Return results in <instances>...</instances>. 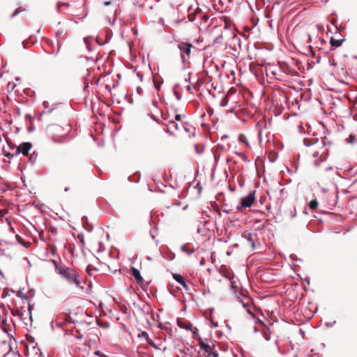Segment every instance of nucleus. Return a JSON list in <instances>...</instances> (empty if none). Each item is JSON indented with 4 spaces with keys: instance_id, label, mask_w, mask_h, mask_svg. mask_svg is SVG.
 Returning a JSON list of instances; mask_svg holds the SVG:
<instances>
[{
    "instance_id": "obj_1",
    "label": "nucleus",
    "mask_w": 357,
    "mask_h": 357,
    "mask_svg": "<svg viewBox=\"0 0 357 357\" xmlns=\"http://www.w3.org/2000/svg\"><path fill=\"white\" fill-rule=\"evenodd\" d=\"M57 273L61 276L62 278L65 279L69 284L75 285L77 288L83 289V287L81 285L79 275L77 272L65 266H58L55 261H52Z\"/></svg>"
},
{
    "instance_id": "obj_2",
    "label": "nucleus",
    "mask_w": 357,
    "mask_h": 357,
    "mask_svg": "<svg viewBox=\"0 0 357 357\" xmlns=\"http://www.w3.org/2000/svg\"><path fill=\"white\" fill-rule=\"evenodd\" d=\"M255 190L250 192L247 196L241 199L240 205L237 206L238 210L250 208L255 200Z\"/></svg>"
},
{
    "instance_id": "obj_3",
    "label": "nucleus",
    "mask_w": 357,
    "mask_h": 357,
    "mask_svg": "<svg viewBox=\"0 0 357 357\" xmlns=\"http://www.w3.org/2000/svg\"><path fill=\"white\" fill-rule=\"evenodd\" d=\"M198 341L200 349L207 353V357H218V353L213 351L215 349L214 344L210 346L205 343L201 337H198Z\"/></svg>"
},
{
    "instance_id": "obj_4",
    "label": "nucleus",
    "mask_w": 357,
    "mask_h": 357,
    "mask_svg": "<svg viewBox=\"0 0 357 357\" xmlns=\"http://www.w3.org/2000/svg\"><path fill=\"white\" fill-rule=\"evenodd\" d=\"M192 47L193 45L188 42L180 41L177 44V48L181 51V54L186 55L188 57L191 54V50Z\"/></svg>"
},
{
    "instance_id": "obj_5",
    "label": "nucleus",
    "mask_w": 357,
    "mask_h": 357,
    "mask_svg": "<svg viewBox=\"0 0 357 357\" xmlns=\"http://www.w3.org/2000/svg\"><path fill=\"white\" fill-rule=\"evenodd\" d=\"M32 148L30 142H24L17 147V154L22 153L24 155H28L29 151Z\"/></svg>"
},
{
    "instance_id": "obj_6",
    "label": "nucleus",
    "mask_w": 357,
    "mask_h": 357,
    "mask_svg": "<svg viewBox=\"0 0 357 357\" xmlns=\"http://www.w3.org/2000/svg\"><path fill=\"white\" fill-rule=\"evenodd\" d=\"M172 277L175 281L180 284L185 290L189 289V287L185 278L179 273H172Z\"/></svg>"
},
{
    "instance_id": "obj_7",
    "label": "nucleus",
    "mask_w": 357,
    "mask_h": 357,
    "mask_svg": "<svg viewBox=\"0 0 357 357\" xmlns=\"http://www.w3.org/2000/svg\"><path fill=\"white\" fill-rule=\"evenodd\" d=\"M344 173L346 176L354 177L357 175V165L354 166H348L344 168Z\"/></svg>"
},
{
    "instance_id": "obj_8",
    "label": "nucleus",
    "mask_w": 357,
    "mask_h": 357,
    "mask_svg": "<svg viewBox=\"0 0 357 357\" xmlns=\"http://www.w3.org/2000/svg\"><path fill=\"white\" fill-rule=\"evenodd\" d=\"M130 271L131 274L136 280L137 283L141 284L144 282V278L141 275L140 271L135 267H131Z\"/></svg>"
},
{
    "instance_id": "obj_9",
    "label": "nucleus",
    "mask_w": 357,
    "mask_h": 357,
    "mask_svg": "<svg viewBox=\"0 0 357 357\" xmlns=\"http://www.w3.org/2000/svg\"><path fill=\"white\" fill-rule=\"evenodd\" d=\"M177 325L181 328H184L187 331H192L193 325L190 321H181L179 319H177Z\"/></svg>"
},
{
    "instance_id": "obj_10",
    "label": "nucleus",
    "mask_w": 357,
    "mask_h": 357,
    "mask_svg": "<svg viewBox=\"0 0 357 357\" xmlns=\"http://www.w3.org/2000/svg\"><path fill=\"white\" fill-rule=\"evenodd\" d=\"M225 278H227L228 280H230V282H231V285H230L231 289L233 290L234 294L236 295V296L237 297V296H241V292L238 294V287L235 284L236 283L235 280H234V275H233V276L225 275Z\"/></svg>"
},
{
    "instance_id": "obj_11",
    "label": "nucleus",
    "mask_w": 357,
    "mask_h": 357,
    "mask_svg": "<svg viewBox=\"0 0 357 357\" xmlns=\"http://www.w3.org/2000/svg\"><path fill=\"white\" fill-rule=\"evenodd\" d=\"M345 40L346 39L344 37H342L339 39H335L333 36H331L330 38V44L332 47H339L342 45L343 42L345 41Z\"/></svg>"
},
{
    "instance_id": "obj_12",
    "label": "nucleus",
    "mask_w": 357,
    "mask_h": 357,
    "mask_svg": "<svg viewBox=\"0 0 357 357\" xmlns=\"http://www.w3.org/2000/svg\"><path fill=\"white\" fill-rule=\"evenodd\" d=\"M246 293H247L246 291H244L242 289L241 291V296H237V299L239 301V302H241L242 303V306L245 309H246L249 306V304L248 303H245L243 301V298H246V295H245Z\"/></svg>"
},
{
    "instance_id": "obj_13",
    "label": "nucleus",
    "mask_w": 357,
    "mask_h": 357,
    "mask_svg": "<svg viewBox=\"0 0 357 357\" xmlns=\"http://www.w3.org/2000/svg\"><path fill=\"white\" fill-rule=\"evenodd\" d=\"M140 178H141V173H140V172L137 171L132 176H128V180L130 182H133V183H137L139 182Z\"/></svg>"
},
{
    "instance_id": "obj_14",
    "label": "nucleus",
    "mask_w": 357,
    "mask_h": 357,
    "mask_svg": "<svg viewBox=\"0 0 357 357\" xmlns=\"http://www.w3.org/2000/svg\"><path fill=\"white\" fill-rule=\"evenodd\" d=\"M252 234L250 233V232H245L244 236H243V238H245L248 242H250L251 243V246L252 248V249H255L256 248V245H255V243L254 242V240L252 238Z\"/></svg>"
},
{
    "instance_id": "obj_15",
    "label": "nucleus",
    "mask_w": 357,
    "mask_h": 357,
    "mask_svg": "<svg viewBox=\"0 0 357 357\" xmlns=\"http://www.w3.org/2000/svg\"><path fill=\"white\" fill-rule=\"evenodd\" d=\"M319 141L317 137L316 138H305L303 139V143L306 146H310L313 144H315Z\"/></svg>"
},
{
    "instance_id": "obj_16",
    "label": "nucleus",
    "mask_w": 357,
    "mask_h": 357,
    "mask_svg": "<svg viewBox=\"0 0 357 357\" xmlns=\"http://www.w3.org/2000/svg\"><path fill=\"white\" fill-rule=\"evenodd\" d=\"M161 254L162 256L168 261H172L175 258V254L172 252H169L167 253L162 252Z\"/></svg>"
},
{
    "instance_id": "obj_17",
    "label": "nucleus",
    "mask_w": 357,
    "mask_h": 357,
    "mask_svg": "<svg viewBox=\"0 0 357 357\" xmlns=\"http://www.w3.org/2000/svg\"><path fill=\"white\" fill-rule=\"evenodd\" d=\"M238 141L239 142L243 143L249 147L248 140L247 139V137L244 134H240L238 135Z\"/></svg>"
},
{
    "instance_id": "obj_18",
    "label": "nucleus",
    "mask_w": 357,
    "mask_h": 357,
    "mask_svg": "<svg viewBox=\"0 0 357 357\" xmlns=\"http://www.w3.org/2000/svg\"><path fill=\"white\" fill-rule=\"evenodd\" d=\"M319 203L317 200V199H312L309 204L308 206L312 210H315L318 207Z\"/></svg>"
},
{
    "instance_id": "obj_19",
    "label": "nucleus",
    "mask_w": 357,
    "mask_h": 357,
    "mask_svg": "<svg viewBox=\"0 0 357 357\" xmlns=\"http://www.w3.org/2000/svg\"><path fill=\"white\" fill-rule=\"evenodd\" d=\"M186 246H187V245H182L181 248V251L187 253L188 255H191L195 252V249L188 250L186 248Z\"/></svg>"
},
{
    "instance_id": "obj_20",
    "label": "nucleus",
    "mask_w": 357,
    "mask_h": 357,
    "mask_svg": "<svg viewBox=\"0 0 357 357\" xmlns=\"http://www.w3.org/2000/svg\"><path fill=\"white\" fill-rule=\"evenodd\" d=\"M181 56V62H182V64H183V69H185L187 67H186V63H188V59H186V55H184V54H180Z\"/></svg>"
},
{
    "instance_id": "obj_21",
    "label": "nucleus",
    "mask_w": 357,
    "mask_h": 357,
    "mask_svg": "<svg viewBox=\"0 0 357 357\" xmlns=\"http://www.w3.org/2000/svg\"><path fill=\"white\" fill-rule=\"evenodd\" d=\"M36 160H37V155L35 154L34 153L31 154L29 156V162L31 165H34L36 163Z\"/></svg>"
},
{
    "instance_id": "obj_22",
    "label": "nucleus",
    "mask_w": 357,
    "mask_h": 357,
    "mask_svg": "<svg viewBox=\"0 0 357 357\" xmlns=\"http://www.w3.org/2000/svg\"><path fill=\"white\" fill-rule=\"evenodd\" d=\"M229 102V98L227 96H224L223 98L221 100V102H220V106L224 107H226L227 105Z\"/></svg>"
},
{
    "instance_id": "obj_23",
    "label": "nucleus",
    "mask_w": 357,
    "mask_h": 357,
    "mask_svg": "<svg viewBox=\"0 0 357 357\" xmlns=\"http://www.w3.org/2000/svg\"><path fill=\"white\" fill-rule=\"evenodd\" d=\"M262 335H263L264 338L266 341H268V340H269L271 339V335H270V334H269L268 331H263V333H262Z\"/></svg>"
},
{
    "instance_id": "obj_24",
    "label": "nucleus",
    "mask_w": 357,
    "mask_h": 357,
    "mask_svg": "<svg viewBox=\"0 0 357 357\" xmlns=\"http://www.w3.org/2000/svg\"><path fill=\"white\" fill-rule=\"evenodd\" d=\"M355 139H356L355 135H354L353 134L349 135L348 138H347V143L348 144H353L354 142L355 141Z\"/></svg>"
},
{
    "instance_id": "obj_25",
    "label": "nucleus",
    "mask_w": 357,
    "mask_h": 357,
    "mask_svg": "<svg viewBox=\"0 0 357 357\" xmlns=\"http://www.w3.org/2000/svg\"><path fill=\"white\" fill-rule=\"evenodd\" d=\"M162 83V81L158 82L156 80H153L154 87L155 88L156 90H160Z\"/></svg>"
},
{
    "instance_id": "obj_26",
    "label": "nucleus",
    "mask_w": 357,
    "mask_h": 357,
    "mask_svg": "<svg viewBox=\"0 0 357 357\" xmlns=\"http://www.w3.org/2000/svg\"><path fill=\"white\" fill-rule=\"evenodd\" d=\"M236 154L237 155L241 157L245 162H248V161L247 156L244 153H239V152H236Z\"/></svg>"
},
{
    "instance_id": "obj_27",
    "label": "nucleus",
    "mask_w": 357,
    "mask_h": 357,
    "mask_svg": "<svg viewBox=\"0 0 357 357\" xmlns=\"http://www.w3.org/2000/svg\"><path fill=\"white\" fill-rule=\"evenodd\" d=\"M22 11V10H20V8H17L15 10V11L10 15L11 18L15 17L17 16L19 13H20Z\"/></svg>"
},
{
    "instance_id": "obj_28",
    "label": "nucleus",
    "mask_w": 357,
    "mask_h": 357,
    "mask_svg": "<svg viewBox=\"0 0 357 357\" xmlns=\"http://www.w3.org/2000/svg\"><path fill=\"white\" fill-rule=\"evenodd\" d=\"M190 331L192 333L193 337L196 338V335H198L199 330L197 328L193 327V330Z\"/></svg>"
},
{
    "instance_id": "obj_29",
    "label": "nucleus",
    "mask_w": 357,
    "mask_h": 357,
    "mask_svg": "<svg viewBox=\"0 0 357 357\" xmlns=\"http://www.w3.org/2000/svg\"><path fill=\"white\" fill-rule=\"evenodd\" d=\"M336 323L335 321H333V322H325L324 323V325L328 327V328H331V327H333L334 326V324Z\"/></svg>"
},
{
    "instance_id": "obj_30",
    "label": "nucleus",
    "mask_w": 357,
    "mask_h": 357,
    "mask_svg": "<svg viewBox=\"0 0 357 357\" xmlns=\"http://www.w3.org/2000/svg\"><path fill=\"white\" fill-rule=\"evenodd\" d=\"M277 158H278V155H276V154H274L273 156H271V155L268 156V159H269L270 162H274L276 160Z\"/></svg>"
},
{
    "instance_id": "obj_31",
    "label": "nucleus",
    "mask_w": 357,
    "mask_h": 357,
    "mask_svg": "<svg viewBox=\"0 0 357 357\" xmlns=\"http://www.w3.org/2000/svg\"><path fill=\"white\" fill-rule=\"evenodd\" d=\"M174 96H175L176 98L178 100H180L181 99V94H180L178 91H175V90H174Z\"/></svg>"
},
{
    "instance_id": "obj_32",
    "label": "nucleus",
    "mask_w": 357,
    "mask_h": 357,
    "mask_svg": "<svg viewBox=\"0 0 357 357\" xmlns=\"http://www.w3.org/2000/svg\"><path fill=\"white\" fill-rule=\"evenodd\" d=\"M238 183L241 188H243L245 185V181L242 178L238 179Z\"/></svg>"
},
{
    "instance_id": "obj_33",
    "label": "nucleus",
    "mask_w": 357,
    "mask_h": 357,
    "mask_svg": "<svg viewBox=\"0 0 357 357\" xmlns=\"http://www.w3.org/2000/svg\"><path fill=\"white\" fill-rule=\"evenodd\" d=\"M289 257L291 260H301L295 254H291Z\"/></svg>"
},
{
    "instance_id": "obj_34",
    "label": "nucleus",
    "mask_w": 357,
    "mask_h": 357,
    "mask_svg": "<svg viewBox=\"0 0 357 357\" xmlns=\"http://www.w3.org/2000/svg\"><path fill=\"white\" fill-rule=\"evenodd\" d=\"M308 48H309V50H310V51L311 54H312V56H315V52L314 51V50H313L312 47L310 45V46L308 47Z\"/></svg>"
},
{
    "instance_id": "obj_35",
    "label": "nucleus",
    "mask_w": 357,
    "mask_h": 357,
    "mask_svg": "<svg viewBox=\"0 0 357 357\" xmlns=\"http://www.w3.org/2000/svg\"><path fill=\"white\" fill-rule=\"evenodd\" d=\"M191 75H192V73H188V77H187L186 78H185V79H184L185 82H190Z\"/></svg>"
},
{
    "instance_id": "obj_36",
    "label": "nucleus",
    "mask_w": 357,
    "mask_h": 357,
    "mask_svg": "<svg viewBox=\"0 0 357 357\" xmlns=\"http://www.w3.org/2000/svg\"><path fill=\"white\" fill-rule=\"evenodd\" d=\"M181 114H177L175 115V120L176 121H181Z\"/></svg>"
},
{
    "instance_id": "obj_37",
    "label": "nucleus",
    "mask_w": 357,
    "mask_h": 357,
    "mask_svg": "<svg viewBox=\"0 0 357 357\" xmlns=\"http://www.w3.org/2000/svg\"><path fill=\"white\" fill-rule=\"evenodd\" d=\"M195 146L196 152H197V153H199H199H202L203 149L199 150V148H198V145H197V144H196Z\"/></svg>"
},
{
    "instance_id": "obj_38",
    "label": "nucleus",
    "mask_w": 357,
    "mask_h": 357,
    "mask_svg": "<svg viewBox=\"0 0 357 357\" xmlns=\"http://www.w3.org/2000/svg\"><path fill=\"white\" fill-rule=\"evenodd\" d=\"M214 159H215V161L216 162H218V160H219V159H220V155L215 153V154H214Z\"/></svg>"
},
{
    "instance_id": "obj_39",
    "label": "nucleus",
    "mask_w": 357,
    "mask_h": 357,
    "mask_svg": "<svg viewBox=\"0 0 357 357\" xmlns=\"http://www.w3.org/2000/svg\"><path fill=\"white\" fill-rule=\"evenodd\" d=\"M333 15H335L336 18L333 19L331 22L332 24H335L337 22V15L335 13H333Z\"/></svg>"
},
{
    "instance_id": "obj_40",
    "label": "nucleus",
    "mask_w": 357,
    "mask_h": 357,
    "mask_svg": "<svg viewBox=\"0 0 357 357\" xmlns=\"http://www.w3.org/2000/svg\"><path fill=\"white\" fill-rule=\"evenodd\" d=\"M197 189H198V192H199V193H200V192H201V190H202V185H201L200 183H198L197 184Z\"/></svg>"
},
{
    "instance_id": "obj_41",
    "label": "nucleus",
    "mask_w": 357,
    "mask_h": 357,
    "mask_svg": "<svg viewBox=\"0 0 357 357\" xmlns=\"http://www.w3.org/2000/svg\"><path fill=\"white\" fill-rule=\"evenodd\" d=\"M234 274H231L229 271H227L225 273L222 274V275L225 277V275H231L233 276Z\"/></svg>"
},
{
    "instance_id": "obj_42",
    "label": "nucleus",
    "mask_w": 357,
    "mask_h": 357,
    "mask_svg": "<svg viewBox=\"0 0 357 357\" xmlns=\"http://www.w3.org/2000/svg\"><path fill=\"white\" fill-rule=\"evenodd\" d=\"M202 83H199V84H197L195 86H194V89L195 90H198L199 86H201Z\"/></svg>"
},
{
    "instance_id": "obj_43",
    "label": "nucleus",
    "mask_w": 357,
    "mask_h": 357,
    "mask_svg": "<svg viewBox=\"0 0 357 357\" xmlns=\"http://www.w3.org/2000/svg\"><path fill=\"white\" fill-rule=\"evenodd\" d=\"M304 281L307 284H310V278H305L304 279Z\"/></svg>"
},
{
    "instance_id": "obj_44",
    "label": "nucleus",
    "mask_w": 357,
    "mask_h": 357,
    "mask_svg": "<svg viewBox=\"0 0 357 357\" xmlns=\"http://www.w3.org/2000/svg\"><path fill=\"white\" fill-rule=\"evenodd\" d=\"M142 336H143V337H149V335H148V333H147L146 332H145V331H143V332L142 333Z\"/></svg>"
},
{
    "instance_id": "obj_45",
    "label": "nucleus",
    "mask_w": 357,
    "mask_h": 357,
    "mask_svg": "<svg viewBox=\"0 0 357 357\" xmlns=\"http://www.w3.org/2000/svg\"><path fill=\"white\" fill-rule=\"evenodd\" d=\"M103 4H104L105 6H109V5L111 4V1H104V2H103Z\"/></svg>"
},
{
    "instance_id": "obj_46",
    "label": "nucleus",
    "mask_w": 357,
    "mask_h": 357,
    "mask_svg": "<svg viewBox=\"0 0 357 357\" xmlns=\"http://www.w3.org/2000/svg\"><path fill=\"white\" fill-rule=\"evenodd\" d=\"M137 77L140 78V80L142 81V78H143V75L142 73H137Z\"/></svg>"
},
{
    "instance_id": "obj_47",
    "label": "nucleus",
    "mask_w": 357,
    "mask_h": 357,
    "mask_svg": "<svg viewBox=\"0 0 357 357\" xmlns=\"http://www.w3.org/2000/svg\"><path fill=\"white\" fill-rule=\"evenodd\" d=\"M149 234H150L151 237L153 239H154L155 238V235L153 234V231L151 230L149 231Z\"/></svg>"
},
{
    "instance_id": "obj_48",
    "label": "nucleus",
    "mask_w": 357,
    "mask_h": 357,
    "mask_svg": "<svg viewBox=\"0 0 357 357\" xmlns=\"http://www.w3.org/2000/svg\"><path fill=\"white\" fill-rule=\"evenodd\" d=\"M204 263H205V260H204V258H202V259L200 260L199 264H200V265H202H202H204Z\"/></svg>"
},
{
    "instance_id": "obj_49",
    "label": "nucleus",
    "mask_w": 357,
    "mask_h": 357,
    "mask_svg": "<svg viewBox=\"0 0 357 357\" xmlns=\"http://www.w3.org/2000/svg\"><path fill=\"white\" fill-rule=\"evenodd\" d=\"M188 18H189V21H190V22H193L195 20L194 17H190V15H188Z\"/></svg>"
},
{
    "instance_id": "obj_50",
    "label": "nucleus",
    "mask_w": 357,
    "mask_h": 357,
    "mask_svg": "<svg viewBox=\"0 0 357 357\" xmlns=\"http://www.w3.org/2000/svg\"><path fill=\"white\" fill-rule=\"evenodd\" d=\"M330 63H331V66H335L337 65V63L335 62V61H330Z\"/></svg>"
},
{
    "instance_id": "obj_51",
    "label": "nucleus",
    "mask_w": 357,
    "mask_h": 357,
    "mask_svg": "<svg viewBox=\"0 0 357 357\" xmlns=\"http://www.w3.org/2000/svg\"><path fill=\"white\" fill-rule=\"evenodd\" d=\"M6 157H7V158H13V154H10V153H8V154H6Z\"/></svg>"
},
{
    "instance_id": "obj_52",
    "label": "nucleus",
    "mask_w": 357,
    "mask_h": 357,
    "mask_svg": "<svg viewBox=\"0 0 357 357\" xmlns=\"http://www.w3.org/2000/svg\"><path fill=\"white\" fill-rule=\"evenodd\" d=\"M202 214H203L204 215H206V217H209V215L207 213V212H206V211H202Z\"/></svg>"
},
{
    "instance_id": "obj_53",
    "label": "nucleus",
    "mask_w": 357,
    "mask_h": 357,
    "mask_svg": "<svg viewBox=\"0 0 357 357\" xmlns=\"http://www.w3.org/2000/svg\"><path fill=\"white\" fill-rule=\"evenodd\" d=\"M208 93L211 94V96L213 97V98H215V93H211V91H208Z\"/></svg>"
},
{
    "instance_id": "obj_54",
    "label": "nucleus",
    "mask_w": 357,
    "mask_h": 357,
    "mask_svg": "<svg viewBox=\"0 0 357 357\" xmlns=\"http://www.w3.org/2000/svg\"><path fill=\"white\" fill-rule=\"evenodd\" d=\"M299 333H300L301 334H302V335H304V334H305V332H304V331H303L302 328H300V329H299Z\"/></svg>"
},
{
    "instance_id": "obj_55",
    "label": "nucleus",
    "mask_w": 357,
    "mask_h": 357,
    "mask_svg": "<svg viewBox=\"0 0 357 357\" xmlns=\"http://www.w3.org/2000/svg\"><path fill=\"white\" fill-rule=\"evenodd\" d=\"M203 73H204V75H206L207 77H210L208 76V70H204V72H203Z\"/></svg>"
},
{
    "instance_id": "obj_56",
    "label": "nucleus",
    "mask_w": 357,
    "mask_h": 357,
    "mask_svg": "<svg viewBox=\"0 0 357 357\" xmlns=\"http://www.w3.org/2000/svg\"><path fill=\"white\" fill-rule=\"evenodd\" d=\"M186 89H187V91H191V87H190V86H189V85H188V86H186Z\"/></svg>"
},
{
    "instance_id": "obj_57",
    "label": "nucleus",
    "mask_w": 357,
    "mask_h": 357,
    "mask_svg": "<svg viewBox=\"0 0 357 357\" xmlns=\"http://www.w3.org/2000/svg\"><path fill=\"white\" fill-rule=\"evenodd\" d=\"M197 232L198 234L202 233V228H198V229H197Z\"/></svg>"
},
{
    "instance_id": "obj_58",
    "label": "nucleus",
    "mask_w": 357,
    "mask_h": 357,
    "mask_svg": "<svg viewBox=\"0 0 357 357\" xmlns=\"http://www.w3.org/2000/svg\"><path fill=\"white\" fill-rule=\"evenodd\" d=\"M208 222L207 220H204L201 222V223H203L204 225H206Z\"/></svg>"
},
{
    "instance_id": "obj_59",
    "label": "nucleus",
    "mask_w": 357,
    "mask_h": 357,
    "mask_svg": "<svg viewBox=\"0 0 357 357\" xmlns=\"http://www.w3.org/2000/svg\"><path fill=\"white\" fill-rule=\"evenodd\" d=\"M121 310H122L123 313H125V314L126 313V312H127V308L126 307H124L123 309H121Z\"/></svg>"
},
{
    "instance_id": "obj_60",
    "label": "nucleus",
    "mask_w": 357,
    "mask_h": 357,
    "mask_svg": "<svg viewBox=\"0 0 357 357\" xmlns=\"http://www.w3.org/2000/svg\"><path fill=\"white\" fill-rule=\"evenodd\" d=\"M147 342H148V344H153V340L149 341V340H147Z\"/></svg>"
},
{
    "instance_id": "obj_61",
    "label": "nucleus",
    "mask_w": 357,
    "mask_h": 357,
    "mask_svg": "<svg viewBox=\"0 0 357 357\" xmlns=\"http://www.w3.org/2000/svg\"><path fill=\"white\" fill-rule=\"evenodd\" d=\"M259 331L258 328L257 327L254 328V332L257 333Z\"/></svg>"
},
{
    "instance_id": "obj_62",
    "label": "nucleus",
    "mask_w": 357,
    "mask_h": 357,
    "mask_svg": "<svg viewBox=\"0 0 357 357\" xmlns=\"http://www.w3.org/2000/svg\"><path fill=\"white\" fill-rule=\"evenodd\" d=\"M137 93H140V91H142V89H141L140 87H138V88L137 89Z\"/></svg>"
},
{
    "instance_id": "obj_63",
    "label": "nucleus",
    "mask_w": 357,
    "mask_h": 357,
    "mask_svg": "<svg viewBox=\"0 0 357 357\" xmlns=\"http://www.w3.org/2000/svg\"><path fill=\"white\" fill-rule=\"evenodd\" d=\"M218 146L220 147V149H224V146L223 145L218 144Z\"/></svg>"
},
{
    "instance_id": "obj_64",
    "label": "nucleus",
    "mask_w": 357,
    "mask_h": 357,
    "mask_svg": "<svg viewBox=\"0 0 357 357\" xmlns=\"http://www.w3.org/2000/svg\"><path fill=\"white\" fill-rule=\"evenodd\" d=\"M321 61V57H318L317 59V63H319Z\"/></svg>"
}]
</instances>
